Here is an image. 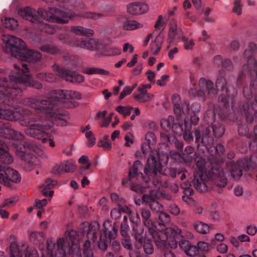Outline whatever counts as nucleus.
I'll return each mask as SVG.
<instances>
[{"mask_svg":"<svg viewBox=\"0 0 257 257\" xmlns=\"http://www.w3.org/2000/svg\"><path fill=\"white\" fill-rule=\"evenodd\" d=\"M14 66L16 72H11L9 81L7 78H0V118L10 121H16L32 112L28 109L12 105L13 96L21 93L27 86H32L38 89L42 88L41 83L33 79L26 64L19 62Z\"/></svg>","mask_w":257,"mask_h":257,"instance_id":"nucleus-1","label":"nucleus"},{"mask_svg":"<svg viewBox=\"0 0 257 257\" xmlns=\"http://www.w3.org/2000/svg\"><path fill=\"white\" fill-rule=\"evenodd\" d=\"M81 99V95L77 91L54 90L50 92V96L46 100L36 98H26L23 100V103L32 108L36 109L37 111H42L48 108L52 107L60 101L70 103L67 105L68 107H75L78 104L75 100Z\"/></svg>","mask_w":257,"mask_h":257,"instance_id":"nucleus-2","label":"nucleus"},{"mask_svg":"<svg viewBox=\"0 0 257 257\" xmlns=\"http://www.w3.org/2000/svg\"><path fill=\"white\" fill-rule=\"evenodd\" d=\"M18 14L22 18L36 24L40 19H43L51 23L65 24L68 23L69 19L76 16L71 11L61 10L54 8H50L48 10L41 8L36 11L27 7L20 10Z\"/></svg>","mask_w":257,"mask_h":257,"instance_id":"nucleus-3","label":"nucleus"},{"mask_svg":"<svg viewBox=\"0 0 257 257\" xmlns=\"http://www.w3.org/2000/svg\"><path fill=\"white\" fill-rule=\"evenodd\" d=\"M21 125L28 127L25 130L27 135L34 138L42 140L43 143L47 142L48 133L47 131L50 129L52 125L48 123L47 117H31L25 118L20 120Z\"/></svg>","mask_w":257,"mask_h":257,"instance_id":"nucleus-4","label":"nucleus"},{"mask_svg":"<svg viewBox=\"0 0 257 257\" xmlns=\"http://www.w3.org/2000/svg\"><path fill=\"white\" fill-rule=\"evenodd\" d=\"M145 139L147 143H144L141 146L143 154H149L147 160L148 167L145 168V172L147 174L151 172L156 173L160 172L162 169L159 153L156 150H152L151 147V145H153L156 143V137L154 133L149 132L146 135Z\"/></svg>","mask_w":257,"mask_h":257,"instance_id":"nucleus-5","label":"nucleus"},{"mask_svg":"<svg viewBox=\"0 0 257 257\" xmlns=\"http://www.w3.org/2000/svg\"><path fill=\"white\" fill-rule=\"evenodd\" d=\"M250 50H245L244 52L245 56H248L246 64L242 66V72L238 76V80H241L246 74H249L251 77L250 83V89L247 87L244 88L243 92L245 97L249 98L252 96V91L257 89V61L252 56H249Z\"/></svg>","mask_w":257,"mask_h":257,"instance_id":"nucleus-6","label":"nucleus"},{"mask_svg":"<svg viewBox=\"0 0 257 257\" xmlns=\"http://www.w3.org/2000/svg\"><path fill=\"white\" fill-rule=\"evenodd\" d=\"M79 235L76 230H67L65 232V236L59 238L57 241V246L61 257H66L67 254L74 253L75 249H79Z\"/></svg>","mask_w":257,"mask_h":257,"instance_id":"nucleus-7","label":"nucleus"},{"mask_svg":"<svg viewBox=\"0 0 257 257\" xmlns=\"http://www.w3.org/2000/svg\"><path fill=\"white\" fill-rule=\"evenodd\" d=\"M2 40L5 43L4 52L17 59L26 47L24 41L14 36L4 35L3 36Z\"/></svg>","mask_w":257,"mask_h":257,"instance_id":"nucleus-8","label":"nucleus"},{"mask_svg":"<svg viewBox=\"0 0 257 257\" xmlns=\"http://www.w3.org/2000/svg\"><path fill=\"white\" fill-rule=\"evenodd\" d=\"M21 177L19 172L6 166L0 165V183L11 187L12 183H18Z\"/></svg>","mask_w":257,"mask_h":257,"instance_id":"nucleus-9","label":"nucleus"},{"mask_svg":"<svg viewBox=\"0 0 257 257\" xmlns=\"http://www.w3.org/2000/svg\"><path fill=\"white\" fill-rule=\"evenodd\" d=\"M53 105L51 108H48L45 111H38L36 109H34L36 112L38 113H44L46 114V117L47 118L48 123L52 126L53 123H56L57 125L66 126L68 125V121L64 118L67 115L66 112H60L59 111H54L52 110Z\"/></svg>","mask_w":257,"mask_h":257,"instance_id":"nucleus-10","label":"nucleus"},{"mask_svg":"<svg viewBox=\"0 0 257 257\" xmlns=\"http://www.w3.org/2000/svg\"><path fill=\"white\" fill-rule=\"evenodd\" d=\"M53 69L57 76L67 81L72 83H81L84 80V77L81 74L61 68L57 65H54Z\"/></svg>","mask_w":257,"mask_h":257,"instance_id":"nucleus-11","label":"nucleus"},{"mask_svg":"<svg viewBox=\"0 0 257 257\" xmlns=\"http://www.w3.org/2000/svg\"><path fill=\"white\" fill-rule=\"evenodd\" d=\"M181 233L182 230L177 226H174L172 227L166 228L164 232L157 231L159 238H156L154 236H152L156 245L161 247L165 245L167 239H175L176 236L180 234Z\"/></svg>","mask_w":257,"mask_h":257,"instance_id":"nucleus-12","label":"nucleus"},{"mask_svg":"<svg viewBox=\"0 0 257 257\" xmlns=\"http://www.w3.org/2000/svg\"><path fill=\"white\" fill-rule=\"evenodd\" d=\"M209 182L216 187L222 188L227 184V178L223 170L219 166L213 167L208 172Z\"/></svg>","mask_w":257,"mask_h":257,"instance_id":"nucleus-13","label":"nucleus"},{"mask_svg":"<svg viewBox=\"0 0 257 257\" xmlns=\"http://www.w3.org/2000/svg\"><path fill=\"white\" fill-rule=\"evenodd\" d=\"M32 149V146L27 143L17 144L15 146L17 155L30 164H32L36 159L35 156L28 152V151L31 150Z\"/></svg>","mask_w":257,"mask_h":257,"instance_id":"nucleus-14","label":"nucleus"},{"mask_svg":"<svg viewBox=\"0 0 257 257\" xmlns=\"http://www.w3.org/2000/svg\"><path fill=\"white\" fill-rule=\"evenodd\" d=\"M193 183L194 187L201 192H206L211 188L209 176L207 174L195 173Z\"/></svg>","mask_w":257,"mask_h":257,"instance_id":"nucleus-15","label":"nucleus"},{"mask_svg":"<svg viewBox=\"0 0 257 257\" xmlns=\"http://www.w3.org/2000/svg\"><path fill=\"white\" fill-rule=\"evenodd\" d=\"M70 45L90 51L97 50L99 48V42L94 38L83 39L73 40Z\"/></svg>","mask_w":257,"mask_h":257,"instance_id":"nucleus-16","label":"nucleus"},{"mask_svg":"<svg viewBox=\"0 0 257 257\" xmlns=\"http://www.w3.org/2000/svg\"><path fill=\"white\" fill-rule=\"evenodd\" d=\"M210 130L208 128L205 130H197L195 132V141L199 145L202 144L209 150L213 142V139L209 135Z\"/></svg>","mask_w":257,"mask_h":257,"instance_id":"nucleus-17","label":"nucleus"},{"mask_svg":"<svg viewBox=\"0 0 257 257\" xmlns=\"http://www.w3.org/2000/svg\"><path fill=\"white\" fill-rule=\"evenodd\" d=\"M199 85L201 90L197 91L196 89H192L189 91V93H194V92H195L197 95L204 97L205 93V91L207 92L209 94L212 92H215V90L213 89V83L211 81L207 80L204 77H202L200 79Z\"/></svg>","mask_w":257,"mask_h":257,"instance_id":"nucleus-18","label":"nucleus"},{"mask_svg":"<svg viewBox=\"0 0 257 257\" xmlns=\"http://www.w3.org/2000/svg\"><path fill=\"white\" fill-rule=\"evenodd\" d=\"M75 170V162L72 160H67L60 164L56 165L52 170V173L54 175H59L65 173L73 172Z\"/></svg>","mask_w":257,"mask_h":257,"instance_id":"nucleus-19","label":"nucleus"},{"mask_svg":"<svg viewBox=\"0 0 257 257\" xmlns=\"http://www.w3.org/2000/svg\"><path fill=\"white\" fill-rule=\"evenodd\" d=\"M0 134L1 136L8 139L21 140L24 138V136L21 132L12 128L9 123L5 124L4 127L0 123Z\"/></svg>","mask_w":257,"mask_h":257,"instance_id":"nucleus-20","label":"nucleus"},{"mask_svg":"<svg viewBox=\"0 0 257 257\" xmlns=\"http://www.w3.org/2000/svg\"><path fill=\"white\" fill-rule=\"evenodd\" d=\"M183 32L180 28H178L176 21H172L170 25L168 37L167 41L169 44L168 48H169L172 44L177 41V39H181Z\"/></svg>","mask_w":257,"mask_h":257,"instance_id":"nucleus-21","label":"nucleus"},{"mask_svg":"<svg viewBox=\"0 0 257 257\" xmlns=\"http://www.w3.org/2000/svg\"><path fill=\"white\" fill-rule=\"evenodd\" d=\"M141 215L144 225L148 227L149 232L151 236H155L156 238H159L157 231L153 221L151 220V213L149 210L143 208L141 211Z\"/></svg>","mask_w":257,"mask_h":257,"instance_id":"nucleus-22","label":"nucleus"},{"mask_svg":"<svg viewBox=\"0 0 257 257\" xmlns=\"http://www.w3.org/2000/svg\"><path fill=\"white\" fill-rule=\"evenodd\" d=\"M149 10L148 5L142 2L131 3L127 6V12L132 15H139L146 13Z\"/></svg>","mask_w":257,"mask_h":257,"instance_id":"nucleus-23","label":"nucleus"},{"mask_svg":"<svg viewBox=\"0 0 257 257\" xmlns=\"http://www.w3.org/2000/svg\"><path fill=\"white\" fill-rule=\"evenodd\" d=\"M41 57V54L40 52L28 49L26 47L25 50L18 56V59L35 63L40 60Z\"/></svg>","mask_w":257,"mask_h":257,"instance_id":"nucleus-24","label":"nucleus"},{"mask_svg":"<svg viewBox=\"0 0 257 257\" xmlns=\"http://www.w3.org/2000/svg\"><path fill=\"white\" fill-rule=\"evenodd\" d=\"M133 95L134 99L141 103L150 101L154 97L153 94L147 92L143 87H138Z\"/></svg>","mask_w":257,"mask_h":257,"instance_id":"nucleus-25","label":"nucleus"},{"mask_svg":"<svg viewBox=\"0 0 257 257\" xmlns=\"http://www.w3.org/2000/svg\"><path fill=\"white\" fill-rule=\"evenodd\" d=\"M103 236L108 237L110 239L115 238L117 236L118 227L116 225L112 223L111 221L107 220L103 223Z\"/></svg>","mask_w":257,"mask_h":257,"instance_id":"nucleus-26","label":"nucleus"},{"mask_svg":"<svg viewBox=\"0 0 257 257\" xmlns=\"http://www.w3.org/2000/svg\"><path fill=\"white\" fill-rule=\"evenodd\" d=\"M100 229V224L97 221L91 222L86 230L87 238L94 242L97 239V233Z\"/></svg>","mask_w":257,"mask_h":257,"instance_id":"nucleus-27","label":"nucleus"},{"mask_svg":"<svg viewBox=\"0 0 257 257\" xmlns=\"http://www.w3.org/2000/svg\"><path fill=\"white\" fill-rule=\"evenodd\" d=\"M143 200L154 211L160 212L163 209V206L151 195H144L143 196Z\"/></svg>","mask_w":257,"mask_h":257,"instance_id":"nucleus-28","label":"nucleus"},{"mask_svg":"<svg viewBox=\"0 0 257 257\" xmlns=\"http://www.w3.org/2000/svg\"><path fill=\"white\" fill-rule=\"evenodd\" d=\"M144 172H145L144 171ZM157 173L158 172H157L156 173H155L154 172H151V173H149L147 174L146 173H145L146 174V175L148 176V177L147 178L146 177L143 176V174L141 173V178L144 181L145 184H144L143 185H140V184L133 185L131 186V189L135 192H137V193H143L145 191V189L149 187V186L148 185V182L151 179L150 176H151L152 175H155L157 174Z\"/></svg>","mask_w":257,"mask_h":257,"instance_id":"nucleus-29","label":"nucleus"},{"mask_svg":"<svg viewBox=\"0 0 257 257\" xmlns=\"http://www.w3.org/2000/svg\"><path fill=\"white\" fill-rule=\"evenodd\" d=\"M57 184V182L55 180H51L50 178H48L45 184L41 186V188H43L41 192L43 195L45 196H49L50 197H52L54 194V191L53 190H50L49 191L48 190H50L52 189Z\"/></svg>","mask_w":257,"mask_h":257,"instance_id":"nucleus-30","label":"nucleus"},{"mask_svg":"<svg viewBox=\"0 0 257 257\" xmlns=\"http://www.w3.org/2000/svg\"><path fill=\"white\" fill-rule=\"evenodd\" d=\"M243 163L241 161H238L237 163L229 162L228 166L231 165L230 173L232 177L234 179H238L242 175Z\"/></svg>","mask_w":257,"mask_h":257,"instance_id":"nucleus-31","label":"nucleus"},{"mask_svg":"<svg viewBox=\"0 0 257 257\" xmlns=\"http://www.w3.org/2000/svg\"><path fill=\"white\" fill-rule=\"evenodd\" d=\"M133 230L134 232V236L136 240L141 245L144 241V238L143 236L144 233V228L141 224L138 223L133 224Z\"/></svg>","mask_w":257,"mask_h":257,"instance_id":"nucleus-32","label":"nucleus"},{"mask_svg":"<svg viewBox=\"0 0 257 257\" xmlns=\"http://www.w3.org/2000/svg\"><path fill=\"white\" fill-rule=\"evenodd\" d=\"M71 32L78 35L87 37L92 36L94 34V31L90 29H86L81 26H72L71 28Z\"/></svg>","mask_w":257,"mask_h":257,"instance_id":"nucleus-33","label":"nucleus"},{"mask_svg":"<svg viewBox=\"0 0 257 257\" xmlns=\"http://www.w3.org/2000/svg\"><path fill=\"white\" fill-rule=\"evenodd\" d=\"M38 29H40V31L44 32L46 33L52 34L55 33V29L51 25L46 24L40 20L36 24Z\"/></svg>","mask_w":257,"mask_h":257,"instance_id":"nucleus-34","label":"nucleus"},{"mask_svg":"<svg viewBox=\"0 0 257 257\" xmlns=\"http://www.w3.org/2000/svg\"><path fill=\"white\" fill-rule=\"evenodd\" d=\"M194 228L201 234H206L210 231V227L208 224L202 221H197L193 224Z\"/></svg>","mask_w":257,"mask_h":257,"instance_id":"nucleus-35","label":"nucleus"},{"mask_svg":"<svg viewBox=\"0 0 257 257\" xmlns=\"http://www.w3.org/2000/svg\"><path fill=\"white\" fill-rule=\"evenodd\" d=\"M143 27V24L139 23L135 20L127 21L123 25L122 28L124 30L132 31L137 29L141 28Z\"/></svg>","mask_w":257,"mask_h":257,"instance_id":"nucleus-36","label":"nucleus"},{"mask_svg":"<svg viewBox=\"0 0 257 257\" xmlns=\"http://www.w3.org/2000/svg\"><path fill=\"white\" fill-rule=\"evenodd\" d=\"M0 160L3 163L9 164L13 162V157L8 153V151L2 149L0 147Z\"/></svg>","mask_w":257,"mask_h":257,"instance_id":"nucleus-37","label":"nucleus"},{"mask_svg":"<svg viewBox=\"0 0 257 257\" xmlns=\"http://www.w3.org/2000/svg\"><path fill=\"white\" fill-rule=\"evenodd\" d=\"M10 257H22L23 253L20 249L18 244L16 242H13L10 247Z\"/></svg>","mask_w":257,"mask_h":257,"instance_id":"nucleus-38","label":"nucleus"},{"mask_svg":"<svg viewBox=\"0 0 257 257\" xmlns=\"http://www.w3.org/2000/svg\"><path fill=\"white\" fill-rule=\"evenodd\" d=\"M212 130L214 136L221 137L224 133V126L218 122L214 121L212 124Z\"/></svg>","mask_w":257,"mask_h":257,"instance_id":"nucleus-39","label":"nucleus"},{"mask_svg":"<svg viewBox=\"0 0 257 257\" xmlns=\"http://www.w3.org/2000/svg\"><path fill=\"white\" fill-rule=\"evenodd\" d=\"M84 73L88 75L92 74H100V75H107L108 74V71L101 68L95 67H87L84 70Z\"/></svg>","mask_w":257,"mask_h":257,"instance_id":"nucleus-40","label":"nucleus"},{"mask_svg":"<svg viewBox=\"0 0 257 257\" xmlns=\"http://www.w3.org/2000/svg\"><path fill=\"white\" fill-rule=\"evenodd\" d=\"M195 162L198 170L195 173L207 174L205 160L201 157H197Z\"/></svg>","mask_w":257,"mask_h":257,"instance_id":"nucleus-41","label":"nucleus"},{"mask_svg":"<svg viewBox=\"0 0 257 257\" xmlns=\"http://www.w3.org/2000/svg\"><path fill=\"white\" fill-rule=\"evenodd\" d=\"M40 49L45 53L51 54H57L60 52L59 49L55 46L46 44L40 47Z\"/></svg>","mask_w":257,"mask_h":257,"instance_id":"nucleus-42","label":"nucleus"},{"mask_svg":"<svg viewBox=\"0 0 257 257\" xmlns=\"http://www.w3.org/2000/svg\"><path fill=\"white\" fill-rule=\"evenodd\" d=\"M2 22L6 28L11 30L15 29L18 26V21L14 18H5Z\"/></svg>","mask_w":257,"mask_h":257,"instance_id":"nucleus-43","label":"nucleus"},{"mask_svg":"<svg viewBox=\"0 0 257 257\" xmlns=\"http://www.w3.org/2000/svg\"><path fill=\"white\" fill-rule=\"evenodd\" d=\"M243 107L244 110L246 111V118L247 121L249 122H252L253 120V116L252 113H253L255 117H257V110H255L256 107L252 104L251 105L250 107L248 108V110H246L245 105H243Z\"/></svg>","mask_w":257,"mask_h":257,"instance_id":"nucleus-44","label":"nucleus"},{"mask_svg":"<svg viewBox=\"0 0 257 257\" xmlns=\"http://www.w3.org/2000/svg\"><path fill=\"white\" fill-rule=\"evenodd\" d=\"M174 122V117L170 115L167 118H163L161 120V127L165 130H169L172 128V126Z\"/></svg>","mask_w":257,"mask_h":257,"instance_id":"nucleus-45","label":"nucleus"},{"mask_svg":"<svg viewBox=\"0 0 257 257\" xmlns=\"http://www.w3.org/2000/svg\"><path fill=\"white\" fill-rule=\"evenodd\" d=\"M162 44V40L159 39V37L158 36L151 44V49L153 52L154 55H157L160 52Z\"/></svg>","mask_w":257,"mask_h":257,"instance_id":"nucleus-46","label":"nucleus"},{"mask_svg":"<svg viewBox=\"0 0 257 257\" xmlns=\"http://www.w3.org/2000/svg\"><path fill=\"white\" fill-rule=\"evenodd\" d=\"M120 53V50L117 47H107L102 51V54L107 56L118 55Z\"/></svg>","mask_w":257,"mask_h":257,"instance_id":"nucleus-47","label":"nucleus"},{"mask_svg":"<svg viewBox=\"0 0 257 257\" xmlns=\"http://www.w3.org/2000/svg\"><path fill=\"white\" fill-rule=\"evenodd\" d=\"M227 81L226 79L223 76H220L218 77L216 81V87L221 90H225L226 92H227V88L226 87Z\"/></svg>","mask_w":257,"mask_h":257,"instance_id":"nucleus-48","label":"nucleus"},{"mask_svg":"<svg viewBox=\"0 0 257 257\" xmlns=\"http://www.w3.org/2000/svg\"><path fill=\"white\" fill-rule=\"evenodd\" d=\"M172 101L174 104V110L175 113H180V97L178 94H175L172 96Z\"/></svg>","mask_w":257,"mask_h":257,"instance_id":"nucleus-49","label":"nucleus"},{"mask_svg":"<svg viewBox=\"0 0 257 257\" xmlns=\"http://www.w3.org/2000/svg\"><path fill=\"white\" fill-rule=\"evenodd\" d=\"M47 250L48 251V257H56V254L54 252L53 250L55 249L56 243L52 239H48L47 241Z\"/></svg>","mask_w":257,"mask_h":257,"instance_id":"nucleus-50","label":"nucleus"},{"mask_svg":"<svg viewBox=\"0 0 257 257\" xmlns=\"http://www.w3.org/2000/svg\"><path fill=\"white\" fill-rule=\"evenodd\" d=\"M30 238L31 241L34 243H37L42 241L44 238L43 233L39 231H33L31 233Z\"/></svg>","mask_w":257,"mask_h":257,"instance_id":"nucleus-51","label":"nucleus"},{"mask_svg":"<svg viewBox=\"0 0 257 257\" xmlns=\"http://www.w3.org/2000/svg\"><path fill=\"white\" fill-rule=\"evenodd\" d=\"M108 242V240L107 238L103 236L102 234H101L98 243V248L102 251H105L107 248Z\"/></svg>","mask_w":257,"mask_h":257,"instance_id":"nucleus-52","label":"nucleus"},{"mask_svg":"<svg viewBox=\"0 0 257 257\" xmlns=\"http://www.w3.org/2000/svg\"><path fill=\"white\" fill-rule=\"evenodd\" d=\"M181 40L184 42V48L185 50H191L193 49L195 43L193 39H189L186 36H182Z\"/></svg>","mask_w":257,"mask_h":257,"instance_id":"nucleus-53","label":"nucleus"},{"mask_svg":"<svg viewBox=\"0 0 257 257\" xmlns=\"http://www.w3.org/2000/svg\"><path fill=\"white\" fill-rule=\"evenodd\" d=\"M141 162L140 161H136L135 162L132 168L129 170V180L131 181L132 178L135 177H139V174L138 173V169L137 168L138 165H141Z\"/></svg>","mask_w":257,"mask_h":257,"instance_id":"nucleus-54","label":"nucleus"},{"mask_svg":"<svg viewBox=\"0 0 257 257\" xmlns=\"http://www.w3.org/2000/svg\"><path fill=\"white\" fill-rule=\"evenodd\" d=\"M180 113H176L178 116H181L182 114H187L190 111V104L187 101H184L180 102Z\"/></svg>","mask_w":257,"mask_h":257,"instance_id":"nucleus-55","label":"nucleus"},{"mask_svg":"<svg viewBox=\"0 0 257 257\" xmlns=\"http://www.w3.org/2000/svg\"><path fill=\"white\" fill-rule=\"evenodd\" d=\"M133 109V107L132 106L125 107L121 105H119L116 108V110L124 116L130 115Z\"/></svg>","mask_w":257,"mask_h":257,"instance_id":"nucleus-56","label":"nucleus"},{"mask_svg":"<svg viewBox=\"0 0 257 257\" xmlns=\"http://www.w3.org/2000/svg\"><path fill=\"white\" fill-rule=\"evenodd\" d=\"M91 240L87 239L83 244V253L84 255H92L93 254V251L91 248Z\"/></svg>","mask_w":257,"mask_h":257,"instance_id":"nucleus-57","label":"nucleus"},{"mask_svg":"<svg viewBox=\"0 0 257 257\" xmlns=\"http://www.w3.org/2000/svg\"><path fill=\"white\" fill-rule=\"evenodd\" d=\"M159 224L160 225H165L166 223H168L170 221V215L161 211L160 212L159 215Z\"/></svg>","mask_w":257,"mask_h":257,"instance_id":"nucleus-58","label":"nucleus"},{"mask_svg":"<svg viewBox=\"0 0 257 257\" xmlns=\"http://www.w3.org/2000/svg\"><path fill=\"white\" fill-rule=\"evenodd\" d=\"M198 250L203 252H208L210 250V245L205 241H198L196 244Z\"/></svg>","mask_w":257,"mask_h":257,"instance_id":"nucleus-59","label":"nucleus"},{"mask_svg":"<svg viewBox=\"0 0 257 257\" xmlns=\"http://www.w3.org/2000/svg\"><path fill=\"white\" fill-rule=\"evenodd\" d=\"M173 131L177 135L181 136L184 132V125L181 123L174 122L171 128Z\"/></svg>","mask_w":257,"mask_h":257,"instance_id":"nucleus-60","label":"nucleus"},{"mask_svg":"<svg viewBox=\"0 0 257 257\" xmlns=\"http://www.w3.org/2000/svg\"><path fill=\"white\" fill-rule=\"evenodd\" d=\"M213 150L215 151L214 154H212V155L214 156H219L220 154H222L224 151V148L223 145L221 144H218L216 147H209V151H210L211 153L212 152Z\"/></svg>","mask_w":257,"mask_h":257,"instance_id":"nucleus-61","label":"nucleus"},{"mask_svg":"<svg viewBox=\"0 0 257 257\" xmlns=\"http://www.w3.org/2000/svg\"><path fill=\"white\" fill-rule=\"evenodd\" d=\"M128 230V225L126 222L122 223L120 230L121 236L123 237H129Z\"/></svg>","mask_w":257,"mask_h":257,"instance_id":"nucleus-62","label":"nucleus"},{"mask_svg":"<svg viewBox=\"0 0 257 257\" xmlns=\"http://www.w3.org/2000/svg\"><path fill=\"white\" fill-rule=\"evenodd\" d=\"M143 248L146 254H151L154 252V246L151 242H146L144 244Z\"/></svg>","mask_w":257,"mask_h":257,"instance_id":"nucleus-63","label":"nucleus"},{"mask_svg":"<svg viewBox=\"0 0 257 257\" xmlns=\"http://www.w3.org/2000/svg\"><path fill=\"white\" fill-rule=\"evenodd\" d=\"M198 253V248L197 245H193L191 244L185 251V253L190 256H193L196 255Z\"/></svg>","mask_w":257,"mask_h":257,"instance_id":"nucleus-64","label":"nucleus"}]
</instances>
